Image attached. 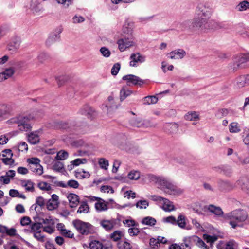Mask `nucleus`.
I'll return each instance as SVG.
<instances>
[{"label":"nucleus","mask_w":249,"mask_h":249,"mask_svg":"<svg viewBox=\"0 0 249 249\" xmlns=\"http://www.w3.org/2000/svg\"><path fill=\"white\" fill-rule=\"evenodd\" d=\"M89 207L88 205L87 202L83 201L81 202L80 205L77 212L80 213H87L89 212Z\"/></svg>","instance_id":"26"},{"label":"nucleus","mask_w":249,"mask_h":249,"mask_svg":"<svg viewBox=\"0 0 249 249\" xmlns=\"http://www.w3.org/2000/svg\"><path fill=\"white\" fill-rule=\"evenodd\" d=\"M218 22L213 20L206 19V32L208 30H214L218 29Z\"/></svg>","instance_id":"21"},{"label":"nucleus","mask_w":249,"mask_h":249,"mask_svg":"<svg viewBox=\"0 0 249 249\" xmlns=\"http://www.w3.org/2000/svg\"><path fill=\"white\" fill-rule=\"evenodd\" d=\"M190 239L189 237H185L183 240V242L180 244L181 249H190Z\"/></svg>","instance_id":"43"},{"label":"nucleus","mask_w":249,"mask_h":249,"mask_svg":"<svg viewBox=\"0 0 249 249\" xmlns=\"http://www.w3.org/2000/svg\"><path fill=\"white\" fill-rule=\"evenodd\" d=\"M67 197L71 208L76 207L79 203V197L75 194L70 193L68 194Z\"/></svg>","instance_id":"17"},{"label":"nucleus","mask_w":249,"mask_h":249,"mask_svg":"<svg viewBox=\"0 0 249 249\" xmlns=\"http://www.w3.org/2000/svg\"><path fill=\"white\" fill-rule=\"evenodd\" d=\"M42 227V223H34L31 225V231L34 232L39 231Z\"/></svg>","instance_id":"56"},{"label":"nucleus","mask_w":249,"mask_h":249,"mask_svg":"<svg viewBox=\"0 0 249 249\" xmlns=\"http://www.w3.org/2000/svg\"><path fill=\"white\" fill-rule=\"evenodd\" d=\"M123 80L127 81V84L131 85H141L143 83V81L139 77L134 75H127L123 76Z\"/></svg>","instance_id":"11"},{"label":"nucleus","mask_w":249,"mask_h":249,"mask_svg":"<svg viewBox=\"0 0 249 249\" xmlns=\"http://www.w3.org/2000/svg\"><path fill=\"white\" fill-rule=\"evenodd\" d=\"M56 127L59 128L67 129L71 132L77 133H83L78 126H77L74 121L68 120L65 121H59L56 122Z\"/></svg>","instance_id":"6"},{"label":"nucleus","mask_w":249,"mask_h":249,"mask_svg":"<svg viewBox=\"0 0 249 249\" xmlns=\"http://www.w3.org/2000/svg\"><path fill=\"white\" fill-rule=\"evenodd\" d=\"M5 151L8 153V156L3 157L2 159V162L6 165H12L14 163V160L12 159L13 153L10 149H5Z\"/></svg>","instance_id":"24"},{"label":"nucleus","mask_w":249,"mask_h":249,"mask_svg":"<svg viewBox=\"0 0 249 249\" xmlns=\"http://www.w3.org/2000/svg\"><path fill=\"white\" fill-rule=\"evenodd\" d=\"M127 35L119 39L117 42L118 45V49L121 52L124 51L127 48L131 46H135V43L133 41V37L131 35V30L127 29Z\"/></svg>","instance_id":"4"},{"label":"nucleus","mask_w":249,"mask_h":249,"mask_svg":"<svg viewBox=\"0 0 249 249\" xmlns=\"http://www.w3.org/2000/svg\"><path fill=\"white\" fill-rule=\"evenodd\" d=\"M164 131L169 134H173L177 132L178 125L175 123H167L164 126Z\"/></svg>","instance_id":"16"},{"label":"nucleus","mask_w":249,"mask_h":249,"mask_svg":"<svg viewBox=\"0 0 249 249\" xmlns=\"http://www.w3.org/2000/svg\"><path fill=\"white\" fill-rule=\"evenodd\" d=\"M243 142L247 145H249V130H245L243 133Z\"/></svg>","instance_id":"64"},{"label":"nucleus","mask_w":249,"mask_h":249,"mask_svg":"<svg viewBox=\"0 0 249 249\" xmlns=\"http://www.w3.org/2000/svg\"><path fill=\"white\" fill-rule=\"evenodd\" d=\"M224 218L230 220L229 224L233 229L237 227H242V223L248 218V214L246 211L243 209H236L226 213Z\"/></svg>","instance_id":"2"},{"label":"nucleus","mask_w":249,"mask_h":249,"mask_svg":"<svg viewBox=\"0 0 249 249\" xmlns=\"http://www.w3.org/2000/svg\"><path fill=\"white\" fill-rule=\"evenodd\" d=\"M128 178L131 180H138L140 178V173L138 171L132 170L128 173Z\"/></svg>","instance_id":"40"},{"label":"nucleus","mask_w":249,"mask_h":249,"mask_svg":"<svg viewBox=\"0 0 249 249\" xmlns=\"http://www.w3.org/2000/svg\"><path fill=\"white\" fill-rule=\"evenodd\" d=\"M203 237L207 243H210L211 244L213 243L217 240V237L215 235L211 236L207 234H204Z\"/></svg>","instance_id":"49"},{"label":"nucleus","mask_w":249,"mask_h":249,"mask_svg":"<svg viewBox=\"0 0 249 249\" xmlns=\"http://www.w3.org/2000/svg\"><path fill=\"white\" fill-rule=\"evenodd\" d=\"M229 131L231 133H238L240 131L241 129L238 126V124L236 122H232L229 125Z\"/></svg>","instance_id":"37"},{"label":"nucleus","mask_w":249,"mask_h":249,"mask_svg":"<svg viewBox=\"0 0 249 249\" xmlns=\"http://www.w3.org/2000/svg\"><path fill=\"white\" fill-rule=\"evenodd\" d=\"M131 60L129 65L131 67H136L138 66V63H142L145 61L146 57L139 53H132L130 56Z\"/></svg>","instance_id":"9"},{"label":"nucleus","mask_w":249,"mask_h":249,"mask_svg":"<svg viewBox=\"0 0 249 249\" xmlns=\"http://www.w3.org/2000/svg\"><path fill=\"white\" fill-rule=\"evenodd\" d=\"M64 168V164L62 162L58 160L55 161L53 166V169L57 171H61Z\"/></svg>","instance_id":"47"},{"label":"nucleus","mask_w":249,"mask_h":249,"mask_svg":"<svg viewBox=\"0 0 249 249\" xmlns=\"http://www.w3.org/2000/svg\"><path fill=\"white\" fill-rule=\"evenodd\" d=\"M30 168L32 171L38 175H41L43 174V167L40 164L35 165L34 164H31L30 165Z\"/></svg>","instance_id":"27"},{"label":"nucleus","mask_w":249,"mask_h":249,"mask_svg":"<svg viewBox=\"0 0 249 249\" xmlns=\"http://www.w3.org/2000/svg\"><path fill=\"white\" fill-rule=\"evenodd\" d=\"M57 34H54L53 35L50 36L47 39L46 41V44L47 46H50L56 41L58 40L60 37V34L62 31V28L61 27H59L57 29Z\"/></svg>","instance_id":"18"},{"label":"nucleus","mask_w":249,"mask_h":249,"mask_svg":"<svg viewBox=\"0 0 249 249\" xmlns=\"http://www.w3.org/2000/svg\"><path fill=\"white\" fill-rule=\"evenodd\" d=\"M48 55L45 53H40L37 57V60L38 61V65L43 63L47 59Z\"/></svg>","instance_id":"53"},{"label":"nucleus","mask_w":249,"mask_h":249,"mask_svg":"<svg viewBox=\"0 0 249 249\" xmlns=\"http://www.w3.org/2000/svg\"><path fill=\"white\" fill-rule=\"evenodd\" d=\"M162 201L163 202L162 208L165 211H171L175 210L173 203L169 199L164 198Z\"/></svg>","instance_id":"25"},{"label":"nucleus","mask_w":249,"mask_h":249,"mask_svg":"<svg viewBox=\"0 0 249 249\" xmlns=\"http://www.w3.org/2000/svg\"><path fill=\"white\" fill-rule=\"evenodd\" d=\"M4 75L6 76L7 79L12 77L15 72V70L13 68H9L6 69L3 72Z\"/></svg>","instance_id":"57"},{"label":"nucleus","mask_w":249,"mask_h":249,"mask_svg":"<svg viewBox=\"0 0 249 249\" xmlns=\"http://www.w3.org/2000/svg\"><path fill=\"white\" fill-rule=\"evenodd\" d=\"M218 189L221 191L228 192L232 190L234 185L228 180H219L217 182Z\"/></svg>","instance_id":"12"},{"label":"nucleus","mask_w":249,"mask_h":249,"mask_svg":"<svg viewBox=\"0 0 249 249\" xmlns=\"http://www.w3.org/2000/svg\"><path fill=\"white\" fill-rule=\"evenodd\" d=\"M248 80H249V76H247L246 77L243 76L239 77L237 79V86L238 88L245 86L246 83Z\"/></svg>","instance_id":"41"},{"label":"nucleus","mask_w":249,"mask_h":249,"mask_svg":"<svg viewBox=\"0 0 249 249\" xmlns=\"http://www.w3.org/2000/svg\"><path fill=\"white\" fill-rule=\"evenodd\" d=\"M35 119V117L30 114L28 116H18L11 118L8 121L11 124H18L19 129L22 131H27L31 129L30 121Z\"/></svg>","instance_id":"3"},{"label":"nucleus","mask_w":249,"mask_h":249,"mask_svg":"<svg viewBox=\"0 0 249 249\" xmlns=\"http://www.w3.org/2000/svg\"><path fill=\"white\" fill-rule=\"evenodd\" d=\"M249 9V2L247 0H244L240 2L236 7V9L238 11H244Z\"/></svg>","instance_id":"28"},{"label":"nucleus","mask_w":249,"mask_h":249,"mask_svg":"<svg viewBox=\"0 0 249 249\" xmlns=\"http://www.w3.org/2000/svg\"><path fill=\"white\" fill-rule=\"evenodd\" d=\"M249 66V53L244 54L239 57V58L233 64V70H237L238 68H242Z\"/></svg>","instance_id":"10"},{"label":"nucleus","mask_w":249,"mask_h":249,"mask_svg":"<svg viewBox=\"0 0 249 249\" xmlns=\"http://www.w3.org/2000/svg\"><path fill=\"white\" fill-rule=\"evenodd\" d=\"M206 19L196 17L192 20L190 28L193 31L206 32Z\"/></svg>","instance_id":"7"},{"label":"nucleus","mask_w":249,"mask_h":249,"mask_svg":"<svg viewBox=\"0 0 249 249\" xmlns=\"http://www.w3.org/2000/svg\"><path fill=\"white\" fill-rule=\"evenodd\" d=\"M148 178L150 181L154 182L157 188L162 190L165 194L170 195L178 196L183 192V189L174 184L169 179L165 177L149 175Z\"/></svg>","instance_id":"1"},{"label":"nucleus","mask_w":249,"mask_h":249,"mask_svg":"<svg viewBox=\"0 0 249 249\" xmlns=\"http://www.w3.org/2000/svg\"><path fill=\"white\" fill-rule=\"evenodd\" d=\"M119 249H130L132 248L130 244L127 241H121L117 244Z\"/></svg>","instance_id":"42"},{"label":"nucleus","mask_w":249,"mask_h":249,"mask_svg":"<svg viewBox=\"0 0 249 249\" xmlns=\"http://www.w3.org/2000/svg\"><path fill=\"white\" fill-rule=\"evenodd\" d=\"M22 186L25 187V190L28 192L35 191L34 183L30 180H25L22 181Z\"/></svg>","instance_id":"23"},{"label":"nucleus","mask_w":249,"mask_h":249,"mask_svg":"<svg viewBox=\"0 0 249 249\" xmlns=\"http://www.w3.org/2000/svg\"><path fill=\"white\" fill-rule=\"evenodd\" d=\"M100 52L102 55L105 57H109L111 54L110 51L105 47H101Z\"/></svg>","instance_id":"60"},{"label":"nucleus","mask_w":249,"mask_h":249,"mask_svg":"<svg viewBox=\"0 0 249 249\" xmlns=\"http://www.w3.org/2000/svg\"><path fill=\"white\" fill-rule=\"evenodd\" d=\"M184 117L186 120L189 121L198 120L199 119L198 115L196 112L188 113L185 115Z\"/></svg>","instance_id":"39"},{"label":"nucleus","mask_w":249,"mask_h":249,"mask_svg":"<svg viewBox=\"0 0 249 249\" xmlns=\"http://www.w3.org/2000/svg\"><path fill=\"white\" fill-rule=\"evenodd\" d=\"M37 186L41 190L49 191L51 190V187L49 184L46 182L40 181L37 184Z\"/></svg>","instance_id":"35"},{"label":"nucleus","mask_w":249,"mask_h":249,"mask_svg":"<svg viewBox=\"0 0 249 249\" xmlns=\"http://www.w3.org/2000/svg\"><path fill=\"white\" fill-rule=\"evenodd\" d=\"M185 220L186 218L185 216L180 214L178 217L176 224H177L181 228L184 229L186 225Z\"/></svg>","instance_id":"33"},{"label":"nucleus","mask_w":249,"mask_h":249,"mask_svg":"<svg viewBox=\"0 0 249 249\" xmlns=\"http://www.w3.org/2000/svg\"><path fill=\"white\" fill-rule=\"evenodd\" d=\"M76 176L80 178H89L90 174L88 172H86L83 169H80L76 171Z\"/></svg>","instance_id":"38"},{"label":"nucleus","mask_w":249,"mask_h":249,"mask_svg":"<svg viewBox=\"0 0 249 249\" xmlns=\"http://www.w3.org/2000/svg\"><path fill=\"white\" fill-rule=\"evenodd\" d=\"M121 236H122L121 232L118 231H114L110 235L111 238L112 239L115 241H117L118 240H119L120 239H121Z\"/></svg>","instance_id":"62"},{"label":"nucleus","mask_w":249,"mask_h":249,"mask_svg":"<svg viewBox=\"0 0 249 249\" xmlns=\"http://www.w3.org/2000/svg\"><path fill=\"white\" fill-rule=\"evenodd\" d=\"M95 208L98 211H105L107 209V205L104 202H98L95 204Z\"/></svg>","instance_id":"46"},{"label":"nucleus","mask_w":249,"mask_h":249,"mask_svg":"<svg viewBox=\"0 0 249 249\" xmlns=\"http://www.w3.org/2000/svg\"><path fill=\"white\" fill-rule=\"evenodd\" d=\"M149 203L148 201L146 200H139L136 204V206L137 208L140 209H146V207L148 206Z\"/></svg>","instance_id":"54"},{"label":"nucleus","mask_w":249,"mask_h":249,"mask_svg":"<svg viewBox=\"0 0 249 249\" xmlns=\"http://www.w3.org/2000/svg\"><path fill=\"white\" fill-rule=\"evenodd\" d=\"M98 163L102 169L107 170L109 165L108 161L105 158H100L99 159Z\"/></svg>","instance_id":"45"},{"label":"nucleus","mask_w":249,"mask_h":249,"mask_svg":"<svg viewBox=\"0 0 249 249\" xmlns=\"http://www.w3.org/2000/svg\"><path fill=\"white\" fill-rule=\"evenodd\" d=\"M142 119L141 118H132L130 120V124L135 127L142 128Z\"/></svg>","instance_id":"36"},{"label":"nucleus","mask_w":249,"mask_h":249,"mask_svg":"<svg viewBox=\"0 0 249 249\" xmlns=\"http://www.w3.org/2000/svg\"><path fill=\"white\" fill-rule=\"evenodd\" d=\"M20 43L21 41L19 38H13L7 45L8 50L12 53L16 52L20 47Z\"/></svg>","instance_id":"15"},{"label":"nucleus","mask_w":249,"mask_h":249,"mask_svg":"<svg viewBox=\"0 0 249 249\" xmlns=\"http://www.w3.org/2000/svg\"><path fill=\"white\" fill-rule=\"evenodd\" d=\"M196 14L197 17L209 18L211 15V9L207 5L199 3L196 7Z\"/></svg>","instance_id":"8"},{"label":"nucleus","mask_w":249,"mask_h":249,"mask_svg":"<svg viewBox=\"0 0 249 249\" xmlns=\"http://www.w3.org/2000/svg\"><path fill=\"white\" fill-rule=\"evenodd\" d=\"M177 59H182L186 55L185 51L183 49L174 50Z\"/></svg>","instance_id":"58"},{"label":"nucleus","mask_w":249,"mask_h":249,"mask_svg":"<svg viewBox=\"0 0 249 249\" xmlns=\"http://www.w3.org/2000/svg\"><path fill=\"white\" fill-rule=\"evenodd\" d=\"M72 145L77 147H88V145L82 139L77 140L72 142Z\"/></svg>","instance_id":"50"},{"label":"nucleus","mask_w":249,"mask_h":249,"mask_svg":"<svg viewBox=\"0 0 249 249\" xmlns=\"http://www.w3.org/2000/svg\"><path fill=\"white\" fill-rule=\"evenodd\" d=\"M82 115L86 116L88 118L92 119L95 116V111L93 109L88 105H84L79 111Z\"/></svg>","instance_id":"14"},{"label":"nucleus","mask_w":249,"mask_h":249,"mask_svg":"<svg viewBox=\"0 0 249 249\" xmlns=\"http://www.w3.org/2000/svg\"><path fill=\"white\" fill-rule=\"evenodd\" d=\"M238 184L241 187L242 190L249 193V179L247 178H242L237 181Z\"/></svg>","instance_id":"20"},{"label":"nucleus","mask_w":249,"mask_h":249,"mask_svg":"<svg viewBox=\"0 0 249 249\" xmlns=\"http://www.w3.org/2000/svg\"><path fill=\"white\" fill-rule=\"evenodd\" d=\"M156 124L149 120H142V128L155 127Z\"/></svg>","instance_id":"51"},{"label":"nucleus","mask_w":249,"mask_h":249,"mask_svg":"<svg viewBox=\"0 0 249 249\" xmlns=\"http://www.w3.org/2000/svg\"><path fill=\"white\" fill-rule=\"evenodd\" d=\"M30 7L33 12L37 13L40 11L39 3L37 0H32L31 1Z\"/></svg>","instance_id":"44"},{"label":"nucleus","mask_w":249,"mask_h":249,"mask_svg":"<svg viewBox=\"0 0 249 249\" xmlns=\"http://www.w3.org/2000/svg\"><path fill=\"white\" fill-rule=\"evenodd\" d=\"M90 249H103V245L99 241L93 240L89 244Z\"/></svg>","instance_id":"32"},{"label":"nucleus","mask_w":249,"mask_h":249,"mask_svg":"<svg viewBox=\"0 0 249 249\" xmlns=\"http://www.w3.org/2000/svg\"><path fill=\"white\" fill-rule=\"evenodd\" d=\"M142 223L144 225L152 226L156 224V220L152 217L147 216L143 218Z\"/></svg>","instance_id":"29"},{"label":"nucleus","mask_w":249,"mask_h":249,"mask_svg":"<svg viewBox=\"0 0 249 249\" xmlns=\"http://www.w3.org/2000/svg\"><path fill=\"white\" fill-rule=\"evenodd\" d=\"M9 112V108L6 105H1L0 106V117Z\"/></svg>","instance_id":"55"},{"label":"nucleus","mask_w":249,"mask_h":249,"mask_svg":"<svg viewBox=\"0 0 249 249\" xmlns=\"http://www.w3.org/2000/svg\"><path fill=\"white\" fill-rule=\"evenodd\" d=\"M72 224L77 231L82 235H87L93 232V227L89 223L77 219L73 220Z\"/></svg>","instance_id":"5"},{"label":"nucleus","mask_w":249,"mask_h":249,"mask_svg":"<svg viewBox=\"0 0 249 249\" xmlns=\"http://www.w3.org/2000/svg\"><path fill=\"white\" fill-rule=\"evenodd\" d=\"M121 68V65L119 63H115L112 67L111 72L113 75H116L118 73L119 71Z\"/></svg>","instance_id":"61"},{"label":"nucleus","mask_w":249,"mask_h":249,"mask_svg":"<svg viewBox=\"0 0 249 249\" xmlns=\"http://www.w3.org/2000/svg\"><path fill=\"white\" fill-rule=\"evenodd\" d=\"M100 223L101 226L107 231L111 230L114 227V223L110 220H104Z\"/></svg>","instance_id":"31"},{"label":"nucleus","mask_w":249,"mask_h":249,"mask_svg":"<svg viewBox=\"0 0 249 249\" xmlns=\"http://www.w3.org/2000/svg\"><path fill=\"white\" fill-rule=\"evenodd\" d=\"M132 91L126 89L125 87H123L120 90V100L121 101L124 100L128 96L132 93Z\"/></svg>","instance_id":"34"},{"label":"nucleus","mask_w":249,"mask_h":249,"mask_svg":"<svg viewBox=\"0 0 249 249\" xmlns=\"http://www.w3.org/2000/svg\"><path fill=\"white\" fill-rule=\"evenodd\" d=\"M157 101L158 98L156 96H148L143 98V104L145 105L155 104Z\"/></svg>","instance_id":"30"},{"label":"nucleus","mask_w":249,"mask_h":249,"mask_svg":"<svg viewBox=\"0 0 249 249\" xmlns=\"http://www.w3.org/2000/svg\"><path fill=\"white\" fill-rule=\"evenodd\" d=\"M68 157V153L64 150H61L58 152L57 154L56 159L57 160H64Z\"/></svg>","instance_id":"52"},{"label":"nucleus","mask_w":249,"mask_h":249,"mask_svg":"<svg viewBox=\"0 0 249 249\" xmlns=\"http://www.w3.org/2000/svg\"><path fill=\"white\" fill-rule=\"evenodd\" d=\"M72 163L74 166H78L81 164H85L87 162V160L85 158H78L72 161Z\"/></svg>","instance_id":"59"},{"label":"nucleus","mask_w":249,"mask_h":249,"mask_svg":"<svg viewBox=\"0 0 249 249\" xmlns=\"http://www.w3.org/2000/svg\"><path fill=\"white\" fill-rule=\"evenodd\" d=\"M59 197L55 194L52 195L51 198L48 200L46 204L47 209L50 211L54 210L58 207L59 202L58 201Z\"/></svg>","instance_id":"13"},{"label":"nucleus","mask_w":249,"mask_h":249,"mask_svg":"<svg viewBox=\"0 0 249 249\" xmlns=\"http://www.w3.org/2000/svg\"><path fill=\"white\" fill-rule=\"evenodd\" d=\"M236 246V243L234 241L230 240L227 243L226 249H235Z\"/></svg>","instance_id":"63"},{"label":"nucleus","mask_w":249,"mask_h":249,"mask_svg":"<svg viewBox=\"0 0 249 249\" xmlns=\"http://www.w3.org/2000/svg\"><path fill=\"white\" fill-rule=\"evenodd\" d=\"M28 142L32 144H36L39 142V137L37 131L31 132L28 135Z\"/></svg>","instance_id":"22"},{"label":"nucleus","mask_w":249,"mask_h":249,"mask_svg":"<svg viewBox=\"0 0 249 249\" xmlns=\"http://www.w3.org/2000/svg\"><path fill=\"white\" fill-rule=\"evenodd\" d=\"M206 208H207L209 212L217 216H221L223 215V212L220 207H217L213 205H209L206 206Z\"/></svg>","instance_id":"19"},{"label":"nucleus","mask_w":249,"mask_h":249,"mask_svg":"<svg viewBox=\"0 0 249 249\" xmlns=\"http://www.w3.org/2000/svg\"><path fill=\"white\" fill-rule=\"evenodd\" d=\"M45 205V201L44 198L41 196H39L36 198V204H34L32 206V207H34V209L36 212H37V206L42 207Z\"/></svg>","instance_id":"48"}]
</instances>
